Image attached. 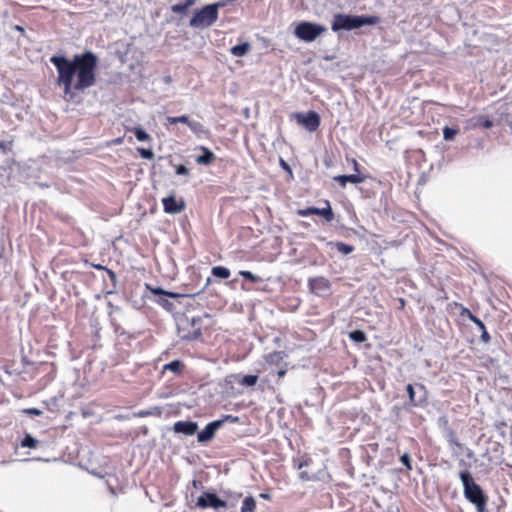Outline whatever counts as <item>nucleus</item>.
Returning a JSON list of instances; mask_svg holds the SVG:
<instances>
[{
    "mask_svg": "<svg viewBox=\"0 0 512 512\" xmlns=\"http://www.w3.org/2000/svg\"><path fill=\"white\" fill-rule=\"evenodd\" d=\"M50 62L57 71L56 84L66 102L79 103L81 95L97 83L98 56L87 50L72 58L52 56Z\"/></svg>",
    "mask_w": 512,
    "mask_h": 512,
    "instance_id": "nucleus-1",
    "label": "nucleus"
},
{
    "mask_svg": "<svg viewBox=\"0 0 512 512\" xmlns=\"http://www.w3.org/2000/svg\"><path fill=\"white\" fill-rule=\"evenodd\" d=\"M459 478L463 485L464 497L473 505L477 512H486L488 497L484 490L478 485L468 470L459 472Z\"/></svg>",
    "mask_w": 512,
    "mask_h": 512,
    "instance_id": "nucleus-2",
    "label": "nucleus"
},
{
    "mask_svg": "<svg viewBox=\"0 0 512 512\" xmlns=\"http://www.w3.org/2000/svg\"><path fill=\"white\" fill-rule=\"evenodd\" d=\"M220 4H210L197 10L190 19V26L193 28H206L214 24L218 19V8Z\"/></svg>",
    "mask_w": 512,
    "mask_h": 512,
    "instance_id": "nucleus-3",
    "label": "nucleus"
},
{
    "mask_svg": "<svg viewBox=\"0 0 512 512\" xmlns=\"http://www.w3.org/2000/svg\"><path fill=\"white\" fill-rule=\"evenodd\" d=\"M326 31V28L320 24L302 21L294 29V35L305 42H312L322 33Z\"/></svg>",
    "mask_w": 512,
    "mask_h": 512,
    "instance_id": "nucleus-4",
    "label": "nucleus"
},
{
    "mask_svg": "<svg viewBox=\"0 0 512 512\" xmlns=\"http://www.w3.org/2000/svg\"><path fill=\"white\" fill-rule=\"evenodd\" d=\"M380 183L375 177L360 179L359 175L354 174V188L360 192L363 198H370L375 195Z\"/></svg>",
    "mask_w": 512,
    "mask_h": 512,
    "instance_id": "nucleus-5",
    "label": "nucleus"
},
{
    "mask_svg": "<svg viewBox=\"0 0 512 512\" xmlns=\"http://www.w3.org/2000/svg\"><path fill=\"white\" fill-rule=\"evenodd\" d=\"M308 287L313 294L320 297H327L331 293V283L323 276L310 278L308 280Z\"/></svg>",
    "mask_w": 512,
    "mask_h": 512,
    "instance_id": "nucleus-6",
    "label": "nucleus"
},
{
    "mask_svg": "<svg viewBox=\"0 0 512 512\" xmlns=\"http://www.w3.org/2000/svg\"><path fill=\"white\" fill-rule=\"evenodd\" d=\"M196 507L201 508V509H206V508L219 509V508H226L227 503H226V501L220 499L216 493L204 492L197 499Z\"/></svg>",
    "mask_w": 512,
    "mask_h": 512,
    "instance_id": "nucleus-7",
    "label": "nucleus"
},
{
    "mask_svg": "<svg viewBox=\"0 0 512 512\" xmlns=\"http://www.w3.org/2000/svg\"><path fill=\"white\" fill-rule=\"evenodd\" d=\"M146 287L152 294L159 296V298L156 300V302L169 312L173 311L175 307H174V304L167 299V297L179 298L182 296L179 293L165 291L159 287L155 288V287H151L150 285H146Z\"/></svg>",
    "mask_w": 512,
    "mask_h": 512,
    "instance_id": "nucleus-8",
    "label": "nucleus"
},
{
    "mask_svg": "<svg viewBox=\"0 0 512 512\" xmlns=\"http://www.w3.org/2000/svg\"><path fill=\"white\" fill-rule=\"evenodd\" d=\"M295 119L298 124L302 125L310 132L316 131L321 122L319 114L315 111H309L306 114L296 113Z\"/></svg>",
    "mask_w": 512,
    "mask_h": 512,
    "instance_id": "nucleus-9",
    "label": "nucleus"
},
{
    "mask_svg": "<svg viewBox=\"0 0 512 512\" xmlns=\"http://www.w3.org/2000/svg\"><path fill=\"white\" fill-rule=\"evenodd\" d=\"M325 207L316 208V207H308L305 209L297 210V214L302 217H307L310 215H319L322 216L327 222H331L334 218L333 211L328 201H325Z\"/></svg>",
    "mask_w": 512,
    "mask_h": 512,
    "instance_id": "nucleus-10",
    "label": "nucleus"
},
{
    "mask_svg": "<svg viewBox=\"0 0 512 512\" xmlns=\"http://www.w3.org/2000/svg\"><path fill=\"white\" fill-rule=\"evenodd\" d=\"M164 211L168 214H177L185 209L184 201L177 200L174 195L162 199Z\"/></svg>",
    "mask_w": 512,
    "mask_h": 512,
    "instance_id": "nucleus-11",
    "label": "nucleus"
},
{
    "mask_svg": "<svg viewBox=\"0 0 512 512\" xmlns=\"http://www.w3.org/2000/svg\"><path fill=\"white\" fill-rule=\"evenodd\" d=\"M331 29L334 32H337L340 30H348V31L352 30V16L336 14L334 16Z\"/></svg>",
    "mask_w": 512,
    "mask_h": 512,
    "instance_id": "nucleus-12",
    "label": "nucleus"
},
{
    "mask_svg": "<svg viewBox=\"0 0 512 512\" xmlns=\"http://www.w3.org/2000/svg\"><path fill=\"white\" fill-rule=\"evenodd\" d=\"M222 422L217 420L210 422L205 426V428L198 433L197 439L199 442H208L210 441L214 435L216 430L221 426Z\"/></svg>",
    "mask_w": 512,
    "mask_h": 512,
    "instance_id": "nucleus-13",
    "label": "nucleus"
},
{
    "mask_svg": "<svg viewBox=\"0 0 512 512\" xmlns=\"http://www.w3.org/2000/svg\"><path fill=\"white\" fill-rule=\"evenodd\" d=\"M173 429L176 433H182L190 436L197 431L198 425L196 422L192 421H178L174 424Z\"/></svg>",
    "mask_w": 512,
    "mask_h": 512,
    "instance_id": "nucleus-14",
    "label": "nucleus"
},
{
    "mask_svg": "<svg viewBox=\"0 0 512 512\" xmlns=\"http://www.w3.org/2000/svg\"><path fill=\"white\" fill-rule=\"evenodd\" d=\"M199 150L202 152V154L196 157L197 164L209 166L214 163L216 156L209 148L200 146Z\"/></svg>",
    "mask_w": 512,
    "mask_h": 512,
    "instance_id": "nucleus-15",
    "label": "nucleus"
},
{
    "mask_svg": "<svg viewBox=\"0 0 512 512\" xmlns=\"http://www.w3.org/2000/svg\"><path fill=\"white\" fill-rule=\"evenodd\" d=\"M379 22L380 18L378 16H354V29L364 25H375Z\"/></svg>",
    "mask_w": 512,
    "mask_h": 512,
    "instance_id": "nucleus-16",
    "label": "nucleus"
},
{
    "mask_svg": "<svg viewBox=\"0 0 512 512\" xmlns=\"http://www.w3.org/2000/svg\"><path fill=\"white\" fill-rule=\"evenodd\" d=\"M185 369V364L183 361L177 359L173 360L163 366V372L171 371L176 375H181Z\"/></svg>",
    "mask_w": 512,
    "mask_h": 512,
    "instance_id": "nucleus-17",
    "label": "nucleus"
},
{
    "mask_svg": "<svg viewBox=\"0 0 512 512\" xmlns=\"http://www.w3.org/2000/svg\"><path fill=\"white\" fill-rule=\"evenodd\" d=\"M285 356L283 351H273L265 355L264 359L267 364L278 366L283 362Z\"/></svg>",
    "mask_w": 512,
    "mask_h": 512,
    "instance_id": "nucleus-18",
    "label": "nucleus"
},
{
    "mask_svg": "<svg viewBox=\"0 0 512 512\" xmlns=\"http://www.w3.org/2000/svg\"><path fill=\"white\" fill-rule=\"evenodd\" d=\"M129 131L134 133L138 141L145 142L152 140V137L140 126L130 128Z\"/></svg>",
    "mask_w": 512,
    "mask_h": 512,
    "instance_id": "nucleus-19",
    "label": "nucleus"
},
{
    "mask_svg": "<svg viewBox=\"0 0 512 512\" xmlns=\"http://www.w3.org/2000/svg\"><path fill=\"white\" fill-rule=\"evenodd\" d=\"M196 2V0H184L183 2L181 3H178V4H175V5H172L171 7V11L173 13H177V14H183L186 12V10L192 6L194 3Z\"/></svg>",
    "mask_w": 512,
    "mask_h": 512,
    "instance_id": "nucleus-20",
    "label": "nucleus"
},
{
    "mask_svg": "<svg viewBox=\"0 0 512 512\" xmlns=\"http://www.w3.org/2000/svg\"><path fill=\"white\" fill-rule=\"evenodd\" d=\"M250 50V44L248 42L235 45L231 48L232 55L236 57H242L248 53Z\"/></svg>",
    "mask_w": 512,
    "mask_h": 512,
    "instance_id": "nucleus-21",
    "label": "nucleus"
},
{
    "mask_svg": "<svg viewBox=\"0 0 512 512\" xmlns=\"http://www.w3.org/2000/svg\"><path fill=\"white\" fill-rule=\"evenodd\" d=\"M187 126L196 135H201V134L207 133V130L205 129L204 125L202 123H200L199 121H192L189 119Z\"/></svg>",
    "mask_w": 512,
    "mask_h": 512,
    "instance_id": "nucleus-22",
    "label": "nucleus"
},
{
    "mask_svg": "<svg viewBox=\"0 0 512 512\" xmlns=\"http://www.w3.org/2000/svg\"><path fill=\"white\" fill-rule=\"evenodd\" d=\"M211 273L213 276L221 278V279H227L230 277V270L224 266H215L212 268Z\"/></svg>",
    "mask_w": 512,
    "mask_h": 512,
    "instance_id": "nucleus-23",
    "label": "nucleus"
},
{
    "mask_svg": "<svg viewBox=\"0 0 512 512\" xmlns=\"http://www.w3.org/2000/svg\"><path fill=\"white\" fill-rule=\"evenodd\" d=\"M256 509V502L252 496L246 497L241 506V512H254Z\"/></svg>",
    "mask_w": 512,
    "mask_h": 512,
    "instance_id": "nucleus-24",
    "label": "nucleus"
},
{
    "mask_svg": "<svg viewBox=\"0 0 512 512\" xmlns=\"http://www.w3.org/2000/svg\"><path fill=\"white\" fill-rule=\"evenodd\" d=\"M459 133L458 128H453L449 126H445L443 128V138L446 141H451L454 139V137Z\"/></svg>",
    "mask_w": 512,
    "mask_h": 512,
    "instance_id": "nucleus-25",
    "label": "nucleus"
},
{
    "mask_svg": "<svg viewBox=\"0 0 512 512\" xmlns=\"http://www.w3.org/2000/svg\"><path fill=\"white\" fill-rule=\"evenodd\" d=\"M406 390H407V393L409 396V402L412 406H418V405L422 404L423 400H416L415 390H414V386L412 384H408L406 387Z\"/></svg>",
    "mask_w": 512,
    "mask_h": 512,
    "instance_id": "nucleus-26",
    "label": "nucleus"
},
{
    "mask_svg": "<svg viewBox=\"0 0 512 512\" xmlns=\"http://www.w3.org/2000/svg\"><path fill=\"white\" fill-rule=\"evenodd\" d=\"M38 445V441L33 438L30 434H26L25 437L23 438V440L21 441V446L22 447H28V448H32V449H35Z\"/></svg>",
    "mask_w": 512,
    "mask_h": 512,
    "instance_id": "nucleus-27",
    "label": "nucleus"
},
{
    "mask_svg": "<svg viewBox=\"0 0 512 512\" xmlns=\"http://www.w3.org/2000/svg\"><path fill=\"white\" fill-rule=\"evenodd\" d=\"M239 275H241L244 279H246L250 282H253V283H258V282L262 281L261 277L254 275L250 271L241 270V271H239Z\"/></svg>",
    "mask_w": 512,
    "mask_h": 512,
    "instance_id": "nucleus-28",
    "label": "nucleus"
},
{
    "mask_svg": "<svg viewBox=\"0 0 512 512\" xmlns=\"http://www.w3.org/2000/svg\"><path fill=\"white\" fill-rule=\"evenodd\" d=\"M257 381H258V376L257 375H245L239 381V383L241 385L251 387V386H254L257 383Z\"/></svg>",
    "mask_w": 512,
    "mask_h": 512,
    "instance_id": "nucleus-29",
    "label": "nucleus"
},
{
    "mask_svg": "<svg viewBox=\"0 0 512 512\" xmlns=\"http://www.w3.org/2000/svg\"><path fill=\"white\" fill-rule=\"evenodd\" d=\"M166 120L169 124L184 123L187 125V123L189 121V117L187 115H182V116H177V117L168 116L166 118Z\"/></svg>",
    "mask_w": 512,
    "mask_h": 512,
    "instance_id": "nucleus-30",
    "label": "nucleus"
},
{
    "mask_svg": "<svg viewBox=\"0 0 512 512\" xmlns=\"http://www.w3.org/2000/svg\"><path fill=\"white\" fill-rule=\"evenodd\" d=\"M13 143H14L13 139L1 140L0 141V150L5 154L8 152H11L12 148H13Z\"/></svg>",
    "mask_w": 512,
    "mask_h": 512,
    "instance_id": "nucleus-31",
    "label": "nucleus"
},
{
    "mask_svg": "<svg viewBox=\"0 0 512 512\" xmlns=\"http://www.w3.org/2000/svg\"><path fill=\"white\" fill-rule=\"evenodd\" d=\"M137 152L143 159L152 160L154 159V153L151 149H146L142 147L137 148Z\"/></svg>",
    "mask_w": 512,
    "mask_h": 512,
    "instance_id": "nucleus-32",
    "label": "nucleus"
},
{
    "mask_svg": "<svg viewBox=\"0 0 512 512\" xmlns=\"http://www.w3.org/2000/svg\"><path fill=\"white\" fill-rule=\"evenodd\" d=\"M312 462V459L310 457H302L300 459H298L297 461L294 460V463H295V467L300 470L302 469L303 467L305 466H308L310 465Z\"/></svg>",
    "mask_w": 512,
    "mask_h": 512,
    "instance_id": "nucleus-33",
    "label": "nucleus"
},
{
    "mask_svg": "<svg viewBox=\"0 0 512 512\" xmlns=\"http://www.w3.org/2000/svg\"><path fill=\"white\" fill-rule=\"evenodd\" d=\"M400 461L403 463V465L406 467V470L407 472H410L413 468H412V462H411V458H410V455L408 453H404L401 457H400Z\"/></svg>",
    "mask_w": 512,
    "mask_h": 512,
    "instance_id": "nucleus-34",
    "label": "nucleus"
},
{
    "mask_svg": "<svg viewBox=\"0 0 512 512\" xmlns=\"http://www.w3.org/2000/svg\"><path fill=\"white\" fill-rule=\"evenodd\" d=\"M478 124H479V126L486 128V129L491 128L493 126V122L489 118L484 117V116L479 117Z\"/></svg>",
    "mask_w": 512,
    "mask_h": 512,
    "instance_id": "nucleus-35",
    "label": "nucleus"
},
{
    "mask_svg": "<svg viewBox=\"0 0 512 512\" xmlns=\"http://www.w3.org/2000/svg\"><path fill=\"white\" fill-rule=\"evenodd\" d=\"M337 250L343 254H348L352 251V247L341 242L335 244Z\"/></svg>",
    "mask_w": 512,
    "mask_h": 512,
    "instance_id": "nucleus-36",
    "label": "nucleus"
},
{
    "mask_svg": "<svg viewBox=\"0 0 512 512\" xmlns=\"http://www.w3.org/2000/svg\"><path fill=\"white\" fill-rule=\"evenodd\" d=\"M354 174L359 175V178H360V179H362V178H367V177H372L371 175L366 174V173L362 172V171L359 169V165H358V163L356 162V160H354Z\"/></svg>",
    "mask_w": 512,
    "mask_h": 512,
    "instance_id": "nucleus-37",
    "label": "nucleus"
},
{
    "mask_svg": "<svg viewBox=\"0 0 512 512\" xmlns=\"http://www.w3.org/2000/svg\"><path fill=\"white\" fill-rule=\"evenodd\" d=\"M461 315L466 316L472 322H473L474 318H476V316L468 308H466L464 306H461Z\"/></svg>",
    "mask_w": 512,
    "mask_h": 512,
    "instance_id": "nucleus-38",
    "label": "nucleus"
},
{
    "mask_svg": "<svg viewBox=\"0 0 512 512\" xmlns=\"http://www.w3.org/2000/svg\"><path fill=\"white\" fill-rule=\"evenodd\" d=\"M334 179L340 182L342 185H345L346 182H352V175H340L334 177Z\"/></svg>",
    "mask_w": 512,
    "mask_h": 512,
    "instance_id": "nucleus-39",
    "label": "nucleus"
},
{
    "mask_svg": "<svg viewBox=\"0 0 512 512\" xmlns=\"http://www.w3.org/2000/svg\"><path fill=\"white\" fill-rule=\"evenodd\" d=\"M365 340L364 332L360 330H354V342H362Z\"/></svg>",
    "mask_w": 512,
    "mask_h": 512,
    "instance_id": "nucleus-40",
    "label": "nucleus"
},
{
    "mask_svg": "<svg viewBox=\"0 0 512 512\" xmlns=\"http://www.w3.org/2000/svg\"><path fill=\"white\" fill-rule=\"evenodd\" d=\"M23 412L33 416H40L42 414V411L38 408H27Z\"/></svg>",
    "mask_w": 512,
    "mask_h": 512,
    "instance_id": "nucleus-41",
    "label": "nucleus"
},
{
    "mask_svg": "<svg viewBox=\"0 0 512 512\" xmlns=\"http://www.w3.org/2000/svg\"><path fill=\"white\" fill-rule=\"evenodd\" d=\"M176 174L178 175H188L189 169L185 167L184 165H177L176 166Z\"/></svg>",
    "mask_w": 512,
    "mask_h": 512,
    "instance_id": "nucleus-42",
    "label": "nucleus"
},
{
    "mask_svg": "<svg viewBox=\"0 0 512 512\" xmlns=\"http://www.w3.org/2000/svg\"><path fill=\"white\" fill-rule=\"evenodd\" d=\"M279 164L282 167V169L287 171L289 174H292V170H291L290 165L283 158L279 159Z\"/></svg>",
    "mask_w": 512,
    "mask_h": 512,
    "instance_id": "nucleus-43",
    "label": "nucleus"
},
{
    "mask_svg": "<svg viewBox=\"0 0 512 512\" xmlns=\"http://www.w3.org/2000/svg\"><path fill=\"white\" fill-rule=\"evenodd\" d=\"M480 338H481V341H482L483 343H489V342H490V340H491V337H490V335H489V333L487 332V330H486V329L481 330V336H480Z\"/></svg>",
    "mask_w": 512,
    "mask_h": 512,
    "instance_id": "nucleus-44",
    "label": "nucleus"
},
{
    "mask_svg": "<svg viewBox=\"0 0 512 512\" xmlns=\"http://www.w3.org/2000/svg\"><path fill=\"white\" fill-rule=\"evenodd\" d=\"M299 478L302 480V481H311L313 479V476L310 475L307 471H302L300 472L299 474Z\"/></svg>",
    "mask_w": 512,
    "mask_h": 512,
    "instance_id": "nucleus-45",
    "label": "nucleus"
},
{
    "mask_svg": "<svg viewBox=\"0 0 512 512\" xmlns=\"http://www.w3.org/2000/svg\"><path fill=\"white\" fill-rule=\"evenodd\" d=\"M448 442L450 445H455V446L461 447V443L458 441V439L454 435H452L449 438Z\"/></svg>",
    "mask_w": 512,
    "mask_h": 512,
    "instance_id": "nucleus-46",
    "label": "nucleus"
},
{
    "mask_svg": "<svg viewBox=\"0 0 512 512\" xmlns=\"http://www.w3.org/2000/svg\"><path fill=\"white\" fill-rule=\"evenodd\" d=\"M473 323H475L480 330L486 329L484 323L478 317L474 318Z\"/></svg>",
    "mask_w": 512,
    "mask_h": 512,
    "instance_id": "nucleus-47",
    "label": "nucleus"
},
{
    "mask_svg": "<svg viewBox=\"0 0 512 512\" xmlns=\"http://www.w3.org/2000/svg\"><path fill=\"white\" fill-rule=\"evenodd\" d=\"M259 497L264 499V500H271V495L269 493H267V492L260 493Z\"/></svg>",
    "mask_w": 512,
    "mask_h": 512,
    "instance_id": "nucleus-48",
    "label": "nucleus"
},
{
    "mask_svg": "<svg viewBox=\"0 0 512 512\" xmlns=\"http://www.w3.org/2000/svg\"><path fill=\"white\" fill-rule=\"evenodd\" d=\"M398 302H399V309H404V307L406 305L405 299L404 298H399Z\"/></svg>",
    "mask_w": 512,
    "mask_h": 512,
    "instance_id": "nucleus-49",
    "label": "nucleus"
},
{
    "mask_svg": "<svg viewBox=\"0 0 512 512\" xmlns=\"http://www.w3.org/2000/svg\"><path fill=\"white\" fill-rule=\"evenodd\" d=\"M286 372H287V370H286L285 368H282V369H280V370L277 372V375H278V377H279V378H282V377H284V376H285Z\"/></svg>",
    "mask_w": 512,
    "mask_h": 512,
    "instance_id": "nucleus-50",
    "label": "nucleus"
},
{
    "mask_svg": "<svg viewBox=\"0 0 512 512\" xmlns=\"http://www.w3.org/2000/svg\"><path fill=\"white\" fill-rule=\"evenodd\" d=\"M368 447H370L374 452H377L378 444L377 443L369 444Z\"/></svg>",
    "mask_w": 512,
    "mask_h": 512,
    "instance_id": "nucleus-51",
    "label": "nucleus"
},
{
    "mask_svg": "<svg viewBox=\"0 0 512 512\" xmlns=\"http://www.w3.org/2000/svg\"><path fill=\"white\" fill-rule=\"evenodd\" d=\"M458 464H459V466H464V467H469L470 466L464 460H460Z\"/></svg>",
    "mask_w": 512,
    "mask_h": 512,
    "instance_id": "nucleus-52",
    "label": "nucleus"
},
{
    "mask_svg": "<svg viewBox=\"0 0 512 512\" xmlns=\"http://www.w3.org/2000/svg\"><path fill=\"white\" fill-rule=\"evenodd\" d=\"M420 390L425 392V386L423 384H417L416 385Z\"/></svg>",
    "mask_w": 512,
    "mask_h": 512,
    "instance_id": "nucleus-53",
    "label": "nucleus"
},
{
    "mask_svg": "<svg viewBox=\"0 0 512 512\" xmlns=\"http://www.w3.org/2000/svg\"><path fill=\"white\" fill-rule=\"evenodd\" d=\"M16 29H17L18 31H21V32H23V31H24V29H23L22 27H20V26H16Z\"/></svg>",
    "mask_w": 512,
    "mask_h": 512,
    "instance_id": "nucleus-54",
    "label": "nucleus"
},
{
    "mask_svg": "<svg viewBox=\"0 0 512 512\" xmlns=\"http://www.w3.org/2000/svg\"><path fill=\"white\" fill-rule=\"evenodd\" d=\"M109 274H110L111 276H113V277L115 276V273H114L113 271H111V270H109Z\"/></svg>",
    "mask_w": 512,
    "mask_h": 512,
    "instance_id": "nucleus-55",
    "label": "nucleus"
},
{
    "mask_svg": "<svg viewBox=\"0 0 512 512\" xmlns=\"http://www.w3.org/2000/svg\"><path fill=\"white\" fill-rule=\"evenodd\" d=\"M96 268H97V269H104V267H103V266H101V265L96 266Z\"/></svg>",
    "mask_w": 512,
    "mask_h": 512,
    "instance_id": "nucleus-56",
    "label": "nucleus"
}]
</instances>
